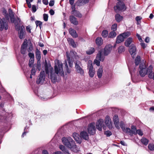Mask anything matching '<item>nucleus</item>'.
<instances>
[{
    "mask_svg": "<svg viewBox=\"0 0 154 154\" xmlns=\"http://www.w3.org/2000/svg\"><path fill=\"white\" fill-rule=\"evenodd\" d=\"M52 69H50L49 73L48 70L47 68H45L46 73L50 75V78L52 82L55 83L57 81V78L59 75L63 76L64 72L63 68V64L61 61L57 60L55 61L54 72Z\"/></svg>",
    "mask_w": 154,
    "mask_h": 154,
    "instance_id": "obj_1",
    "label": "nucleus"
},
{
    "mask_svg": "<svg viewBox=\"0 0 154 154\" xmlns=\"http://www.w3.org/2000/svg\"><path fill=\"white\" fill-rule=\"evenodd\" d=\"M63 143L65 146L70 148L72 151L76 152L78 149L75 144V142L71 137H63L62 139Z\"/></svg>",
    "mask_w": 154,
    "mask_h": 154,
    "instance_id": "obj_2",
    "label": "nucleus"
},
{
    "mask_svg": "<svg viewBox=\"0 0 154 154\" xmlns=\"http://www.w3.org/2000/svg\"><path fill=\"white\" fill-rule=\"evenodd\" d=\"M139 69L140 75L141 76L144 77L147 74H149V73H150L152 70V65H150L148 68H147L145 63H143L140 64Z\"/></svg>",
    "mask_w": 154,
    "mask_h": 154,
    "instance_id": "obj_3",
    "label": "nucleus"
},
{
    "mask_svg": "<svg viewBox=\"0 0 154 154\" xmlns=\"http://www.w3.org/2000/svg\"><path fill=\"white\" fill-rule=\"evenodd\" d=\"M103 51L102 50L99 51L97 54L96 59L94 61V63L96 64L97 66L100 65V61L104 60L105 57L102 54Z\"/></svg>",
    "mask_w": 154,
    "mask_h": 154,
    "instance_id": "obj_4",
    "label": "nucleus"
},
{
    "mask_svg": "<svg viewBox=\"0 0 154 154\" xmlns=\"http://www.w3.org/2000/svg\"><path fill=\"white\" fill-rule=\"evenodd\" d=\"M130 35L131 33L129 32H125L119 35L116 38V43L119 44L123 42L124 39L129 36Z\"/></svg>",
    "mask_w": 154,
    "mask_h": 154,
    "instance_id": "obj_5",
    "label": "nucleus"
},
{
    "mask_svg": "<svg viewBox=\"0 0 154 154\" xmlns=\"http://www.w3.org/2000/svg\"><path fill=\"white\" fill-rule=\"evenodd\" d=\"M114 8L116 12H118L119 11H124L126 9L124 3L122 2H118L117 3L116 6H114Z\"/></svg>",
    "mask_w": 154,
    "mask_h": 154,
    "instance_id": "obj_6",
    "label": "nucleus"
},
{
    "mask_svg": "<svg viewBox=\"0 0 154 154\" xmlns=\"http://www.w3.org/2000/svg\"><path fill=\"white\" fill-rule=\"evenodd\" d=\"M75 52L73 51H70V53L69 54L68 52H66V55L67 57V60L68 61L69 66L70 67H72L73 65V61L72 58L73 57L75 56Z\"/></svg>",
    "mask_w": 154,
    "mask_h": 154,
    "instance_id": "obj_7",
    "label": "nucleus"
},
{
    "mask_svg": "<svg viewBox=\"0 0 154 154\" xmlns=\"http://www.w3.org/2000/svg\"><path fill=\"white\" fill-rule=\"evenodd\" d=\"M87 67L88 69L89 70V75L92 78L94 75L95 71L93 69V66L91 61L89 60L88 61Z\"/></svg>",
    "mask_w": 154,
    "mask_h": 154,
    "instance_id": "obj_8",
    "label": "nucleus"
},
{
    "mask_svg": "<svg viewBox=\"0 0 154 154\" xmlns=\"http://www.w3.org/2000/svg\"><path fill=\"white\" fill-rule=\"evenodd\" d=\"M96 128L100 131L102 130V128L104 130L106 129V127L104 125V122L103 119H99L96 123Z\"/></svg>",
    "mask_w": 154,
    "mask_h": 154,
    "instance_id": "obj_9",
    "label": "nucleus"
},
{
    "mask_svg": "<svg viewBox=\"0 0 154 154\" xmlns=\"http://www.w3.org/2000/svg\"><path fill=\"white\" fill-rule=\"evenodd\" d=\"M8 26L7 21L5 18L0 19V29L2 30L4 29L7 30Z\"/></svg>",
    "mask_w": 154,
    "mask_h": 154,
    "instance_id": "obj_10",
    "label": "nucleus"
},
{
    "mask_svg": "<svg viewBox=\"0 0 154 154\" xmlns=\"http://www.w3.org/2000/svg\"><path fill=\"white\" fill-rule=\"evenodd\" d=\"M82 63L80 61H77L75 63V68L76 71L80 74L82 75L84 74V71L82 68L80 67Z\"/></svg>",
    "mask_w": 154,
    "mask_h": 154,
    "instance_id": "obj_11",
    "label": "nucleus"
},
{
    "mask_svg": "<svg viewBox=\"0 0 154 154\" xmlns=\"http://www.w3.org/2000/svg\"><path fill=\"white\" fill-rule=\"evenodd\" d=\"M88 133L91 135H93L95 133V128L94 124L91 123L88 125Z\"/></svg>",
    "mask_w": 154,
    "mask_h": 154,
    "instance_id": "obj_12",
    "label": "nucleus"
},
{
    "mask_svg": "<svg viewBox=\"0 0 154 154\" xmlns=\"http://www.w3.org/2000/svg\"><path fill=\"white\" fill-rule=\"evenodd\" d=\"M129 51L133 58H134L136 54V46L134 44H132L130 47Z\"/></svg>",
    "mask_w": 154,
    "mask_h": 154,
    "instance_id": "obj_13",
    "label": "nucleus"
},
{
    "mask_svg": "<svg viewBox=\"0 0 154 154\" xmlns=\"http://www.w3.org/2000/svg\"><path fill=\"white\" fill-rule=\"evenodd\" d=\"M45 80V76L44 72H41L39 78L37 80V83L38 84H42L44 82Z\"/></svg>",
    "mask_w": 154,
    "mask_h": 154,
    "instance_id": "obj_14",
    "label": "nucleus"
},
{
    "mask_svg": "<svg viewBox=\"0 0 154 154\" xmlns=\"http://www.w3.org/2000/svg\"><path fill=\"white\" fill-rule=\"evenodd\" d=\"M112 50V46L110 45H106L103 50V54L104 56H107L111 52Z\"/></svg>",
    "mask_w": 154,
    "mask_h": 154,
    "instance_id": "obj_15",
    "label": "nucleus"
},
{
    "mask_svg": "<svg viewBox=\"0 0 154 154\" xmlns=\"http://www.w3.org/2000/svg\"><path fill=\"white\" fill-rule=\"evenodd\" d=\"M105 123L106 125L110 129L112 128L111 120L110 117L108 116H106L105 119Z\"/></svg>",
    "mask_w": 154,
    "mask_h": 154,
    "instance_id": "obj_16",
    "label": "nucleus"
},
{
    "mask_svg": "<svg viewBox=\"0 0 154 154\" xmlns=\"http://www.w3.org/2000/svg\"><path fill=\"white\" fill-rule=\"evenodd\" d=\"M113 120L115 127L117 129H119L120 127L119 126V119L118 116L117 115H115L113 117Z\"/></svg>",
    "mask_w": 154,
    "mask_h": 154,
    "instance_id": "obj_17",
    "label": "nucleus"
},
{
    "mask_svg": "<svg viewBox=\"0 0 154 154\" xmlns=\"http://www.w3.org/2000/svg\"><path fill=\"white\" fill-rule=\"evenodd\" d=\"M73 137L75 141L79 143H81V138L79 134L78 133H75L73 134Z\"/></svg>",
    "mask_w": 154,
    "mask_h": 154,
    "instance_id": "obj_18",
    "label": "nucleus"
},
{
    "mask_svg": "<svg viewBox=\"0 0 154 154\" xmlns=\"http://www.w3.org/2000/svg\"><path fill=\"white\" fill-rule=\"evenodd\" d=\"M24 32V27L22 26L21 27V30L19 32V37L20 39H22L23 38Z\"/></svg>",
    "mask_w": 154,
    "mask_h": 154,
    "instance_id": "obj_19",
    "label": "nucleus"
},
{
    "mask_svg": "<svg viewBox=\"0 0 154 154\" xmlns=\"http://www.w3.org/2000/svg\"><path fill=\"white\" fill-rule=\"evenodd\" d=\"M80 134L81 138H82L86 140H87L88 139V135L86 132L85 131H82L80 133Z\"/></svg>",
    "mask_w": 154,
    "mask_h": 154,
    "instance_id": "obj_20",
    "label": "nucleus"
},
{
    "mask_svg": "<svg viewBox=\"0 0 154 154\" xmlns=\"http://www.w3.org/2000/svg\"><path fill=\"white\" fill-rule=\"evenodd\" d=\"M72 10V11L71 12V14L74 15V16L78 17H82V14L79 11H75V9Z\"/></svg>",
    "mask_w": 154,
    "mask_h": 154,
    "instance_id": "obj_21",
    "label": "nucleus"
},
{
    "mask_svg": "<svg viewBox=\"0 0 154 154\" xmlns=\"http://www.w3.org/2000/svg\"><path fill=\"white\" fill-rule=\"evenodd\" d=\"M69 31L70 35L73 37L76 38L78 37V35L75 30L72 28H70L69 29Z\"/></svg>",
    "mask_w": 154,
    "mask_h": 154,
    "instance_id": "obj_22",
    "label": "nucleus"
},
{
    "mask_svg": "<svg viewBox=\"0 0 154 154\" xmlns=\"http://www.w3.org/2000/svg\"><path fill=\"white\" fill-rule=\"evenodd\" d=\"M69 19L70 21L72 23L75 25H77L78 24V22L76 20V18L73 16H70Z\"/></svg>",
    "mask_w": 154,
    "mask_h": 154,
    "instance_id": "obj_23",
    "label": "nucleus"
},
{
    "mask_svg": "<svg viewBox=\"0 0 154 154\" xmlns=\"http://www.w3.org/2000/svg\"><path fill=\"white\" fill-rule=\"evenodd\" d=\"M35 57L38 60V63H39L41 57L40 52L38 49H37L36 50Z\"/></svg>",
    "mask_w": 154,
    "mask_h": 154,
    "instance_id": "obj_24",
    "label": "nucleus"
},
{
    "mask_svg": "<svg viewBox=\"0 0 154 154\" xmlns=\"http://www.w3.org/2000/svg\"><path fill=\"white\" fill-rule=\"evenodd\" d=\"M103 73V68L102 67L100 66L97 71V75L98 78H101Z\"/></svg>",
    "mask_w": 154,
    "mask_h": 154,
    "instance_id": "obj_25",
    "label": "nucleus"
},
{
    "mask_svg": "<svg viewBox=\"0 0 154 154\" xmlns=\"http://www.w3.org/2000/svg\"><path fill=\"white\" fill-rule=\"evenodd\" d=\"M133 42V38H132L129 37L127 39L125 42V45L128 47Z\"/></svg>",
    "mask_w": 154,
    "mask_h": 154,
    "instance_id": "obj_26",
    "label": "nucleus"
},
{
    "mask_svg": "<svg viewBox=\"0 0 154 154\" xmlns=\"http://www.w3.org/2000/svg\"><path fill=\"white\" fill-rule=\"evenodd\" d=\"M115 19L117 22H120L123 20V17L119 14H117L115 15Z\"/></svg>",
    "mask_w": 154,
    "mask_h": 154,
    "instance_id": "obj_27",
    "label": "nucleus"
},
{
    "mask_svg": "<svg viewBox=\"0 0 154 154\" xmlns=\"http://www.w3.org/2000/svg\"><path fill=\"white\" fill-rule=\"evenodd\" d=\"M96 43L97 45H101L103 43L102 39L100 37L97 38L96 40Z\"/></svg>",
    "mask_w": 154,
    "mask_h": 154,
    "instance_id": "obj_28",
    "label": "nucleus"
},
{
    "mask_svg": "<svg viewBox=\"0 0 154 154\" xmlns=\"http://www.w3.org/2000/svg\"><path fill=\"white\" fill-rule=\"evenodd\" d=\"M67 40L69 44L72 47L74 48L76 47V44L73 39L71 38H68Z\"/></svg>",
    "mask_w": 154,
    "mask_h": 154,
    "instance_id": "obj_29",
    "label": "nucleus"
},
{
    "mask_svg": "<svg viewBox=\"0 0 154 154\" xmlns=\"http://www.w3.org/2000/svg\"><path fill=\"white\" fill-rule=\"evenodd\" d=\"M95 50L94 48L92 47L90 48L86 51V53L88 54L91 55L95 52Z\"/></svg>",
    "mask_w": 154,
    "mask_h": 154,
    "instance_id": "obj_30",
    "label": "nucleus"
},
{
    "mask_svg": "<svg viewBox=\"0 0 154 154\" xmlns=\"http://www.w3.org/2000/svg\"><path fill=\"white\" fill-rule=\"evenodd\" d=\"M123 131L124 132L126 133H128L129 135H131V129L128 128H122Z\"/></svg>",
    "mask_w": 154,
    "mask_h": 154,
    "instance_id": "obj_31",
    "label": "nucleus"
},
{
    "mask_svg": "<svg viewBox=\"0 0 154 154\" xmlns=\"http://www.w3.org/2000/svg\"><path fill=\"white\" fill-rule=\"evenodd\" d=\"M137 130L136 127L134 126H132L131 127V135L133 134H136Z\"/></svg>",
    "mask_w": 154,
    "mask_h": 154,
    "instance_id": "obj_32",
    "label": "nucleus"
},
{
    "mask_svg": "<svg viewBox=\"0 0 154 154\" xmlns=\"http://www.w3.org/2000/svg\"><path fill=\"white\" fill-rule=\"evenodd\" d=\"M141 142L144 145H147L149 142V140L145 138H143L141 139Z\"/></svg>",
    "mask_w": 154,
    "mask_h": 154,
    "instance_id": "obj_33",
    "label": "nucleus"
},
{
    "mask_svg": "<svg viewBox=\"0 0 154 154\" xmlns=\"http://www.w3.org/2000/svg\"><path fill=\"white\" fill-rule=\"evenodd\" d=\"M116 35V33L114 31H112L110 32L109 35V37L110 38H114Z\"/></svg>",
    "mask_w": 154,
    "mask_h": 154,
    "instance_id": "obj_34",
    "label": "nucleus"
},
{
    "mask_svg": "<svg viewBox=\"0 0 154 154\" xmlns=\"http://www.w3.org/2000/svg\"><path fill=\"white\" fill-rule=\"evenodd\" d=\"M75 0H69V4L71 6V8L72 10L75 9V5L74 4V2Z\"/></svg>",
    "mask_w": 154,
    "mask_h": 154,
    "instance_id": "obj_35",
    "label": "nucleus"
},
{
    "mask_svg": "<svg viewBox=\"0 0 154 154\" xmlns=\"http://www.w3.org/2000/svg\"><path fill=\"white\" fill-rule=\"evenodd\" d=\"M140 61V57L139 56L136 57L135 61V64L136 66L138 65Z\"/></svg>",
    "mask_w": 154,
    "mask_h": 154,
    "instance_id": "obj_36",
    "label": "nucleus"
},
{
    "mask_svg": "<svg viewBox=\"0 0 154 154\" xmlns=\"http://www.w3.org/2000/svg\"><path fill=\"white\" fill-rule=\"evenodd\" d=\"M118 50L119 53H121L125 51V48L123 46H121L119 48Z\"/></svg>",
    "mask_w": 154,
    "mask_h": 154,
    "instance_id": "obj_37",
    "label": "nucleus"
},
{
    "mask_svg": "<svg viewBox=\"0 0 154 154\" xmlns=\"http://www.w3.org/2000/svg\"><path fill=\"white\" fill-rule=\"evenodd\" d=\"M108 35V33L107 31L104 30L102 31V35L103 37L105 38Z\"/></svg>",
    "mask_w": 154,
    "mask_h": 154,
    "instance_id": "obj_38",
    "label": "nucleus"
},
{
    "mask_svg": "<svg viewBox=\"0 0 154 154\" xmlns=\"http://www.w3.org/2000/svg\"><path fill=\"white\" fill-rule=\"evenodd\" d=\"M64 64H65V68L66 69V72H67V73H70L71 72V70L70 69H68V66H67V63L66 61V60L65 61Z\"/></svg>",
    "mask_w": 154,
    "mask_h": 154,
    "instance_id": "obj_39",
    "label": "nucleus"
},
{
    "mask_svg": "<svg viewBox=\"0 0 154 154\" xmlns=\"http://www.w3.org/2000/svg\"><path fill=\"white\" fill-rule=\"evenodd\" d=\"M148 148L151 151L154 150V144L153 143H149L148 145Z\"/></svg>",
    "mask_w": 154,
    "mask_h": 154,
    "instance_id": "obj_40",
    "label": "nucleus"
},
{
    "mask_svg": "<svg viewBox=\"0 0 154 154\" xmlns=\"http://www.w3.org/2000/svg\"><path fill=\"white\" fill-rule=\"evenodd\" d=\"M34 59L33 58H30L29 63V65L30 67H31L33 65L34 63Z\"/></svg>",
    "mask_w": 154,
    "mask_h": 154,
    "instance_id": "obj_41",
    "label": "nucleus"
},
{
    "mask_svg": "<svg viewBox=\"0 0 154 154\" xmlns=\"http://www.w3.org/2000/svg\"><path fill=\"white\" fill-rule=\"evenodd\" d=\"M148 77L150 79H153L154 80V72L152 71L149 73Z\"/></svg>",
    "mask_w": 154,
    "mask_h": 154,
    "instance_id": "obj_42",
    "label": "nucleus"
},
{
    "mask_svg": "<svg viewBox=\"0 0 154 154\" xmlns=\"http://www.w3.org/2000/svg\"><path fill=\"white\" fill-rule=\"evenodd\" d=\"M117 25L116 23H114L113 24L111 27V29L114 31L116 30L117 29Z\"/></svg>",
    "mask_w": 154,
    "mask_h": 154,
    "instance_id": "obj_43",
    "label": "nucleus"
},
{
    "mask_svg": "<svg viewBox=\"0 0 154 154\" xmlns=\"http://www.w3.org/2000/svg\"><path fill=\"white\" fill-rule=\"evenodd\" d=\"M33 50V47L31 44H29V45L28 51L29 52Z\"/></svg>",
    "mask_w": 154,
    "mask_h": 154,
    "instance_id": "obj_44",
    "label": "nucleus"
},
{
    "mask_svg": "<svg viewBox=\"0 0 154 154\" xmlns=\"http://www.w3.org/2000/svg\"><path fill=\"white\" fill-rule=\"evenodd\" d=\"M8 13L10 17H14V15L11 9H9L8 10Z\"/></svg>",
    "mask_w": 154,
    "mask_h": 154,
    "instance_id": "obj_45",
    "label": "nucleus"
},
{
    "mask_svg": "<svg viewBox=\"0 0 154 154\" xmlns=\"http://www.w3.org/2000/svg\"><path fill=\"white\" fill-rule=\"evenodd\" d=\"M36 69L33 67L31 70V75H35L36 72Z\"/></svg>",
    "mask_w": 154,
    "mask_h": 154,
    "instance_id": "obj_46",
    "label": "nucleus"
},
{
    "mask_svg": "<svg viewBox=\"0 0 154 154\" xmlns=\"http://www.w3.org/2000/svg\"><path fill=\"white\" fill-rule=\"evenodd\" d=\"M138 134L140 136H142L143 135V133L142 131L140 130H137L136 132V134Z\"/></svg>",
    "mask_w": 154,
    "mask_h": 154,
    "instance_id": "obj_47",
    "label": "nucleus"
},
{
    "mask_svg": "<svg viewBox=\"0 0 154 154\" xmlns=\"http://www.w3.org/2000/svg\"><path fill=\"white\" fill-rule=\"evenodd\" d=\"M105 134L106 136L109 137L111 135L112 133L109 131H106L105 132Z\"/></svg>",
    "mask_w": 154,
    "mask_h": 154,
    "instance_id": "obj_48",
    "label": "nucleus"
},
{
    "mask_svg": "<svg viewBox=\"0 0 154 154\" xmlns=\"http://www.w3.org/2000/svg\"><path fill=\"white\" fill-rule=\"evenodd\" d=\"M44 20L45 21H47L48 20V15L46 14H43Z\"/></svg>",
    "mask_w": 154,
    "mask_h": 154,
    "instance_id": "obj_49",
    "label": "nucleus"
},
{
    "mask_svg": "<svg viewBox=\"0 0 154 154\" xmlns=\"http://www.w3.org/2000/svg\"><path fill=\"white\" fill-rule=\"evenodd\" d=\"M37 68L38 69L39 71H40L41 70V65L40 64V62L39 61V63H38V62H37V65L36 66Z\"/></svg>",
    "mask_w": 154,
    "mask_h": 154,
    "instance_id": "obj_50",
    "label": "nucleus"
},
{
    "mask_svg": "<svg viewBox=\"0 0 154 154\" xmlns=\"http://www.w3.org/2000/svg\"><path fill=\"white\" fill-rule=\"evenodd\" d=\"M136 35L137 37V38L138 39H139L140 42H141L143 41L142 39V38L140 36V35L138 34V33Z\"/></svg>",
    "mask_w": 154,
    "mask_h": 154,
    "instance_id": "obj_51",
    "label": "nucleus"
},
{
    "mask_svg": "<svg viewBox=\"0 0 154 154\" xmlns=\"http://www.w3.org/2000/svg\"><path fill=\"white\" fill-rule=\"evenodd\" d=\"M26 30L27 32L30 33L31 32L30 26H27L26 27Z\"/></svg>",
    "mask_w": 154,
    "mask_h": 154,
    "instance_id": "obj_52",
    "label": "nucleus"
},
{
    "mask_svg": "<svg viewBox=\"0 0 154 154\" xmlns=\"http://www.w3.org/2000/svg\"><path fill=\"white\" fill-rule=\"evenodd\" d=\"M54 0H51L49 3V5L50 6H52L54 4Z\"/></svg>",
    "mask_w": 154,
    "mask_h": 154,
    "instance_id": "obj_53",
    "label": "nucleus"
},
{
    "mask_svg": "<svg viewBox=\"0 0 154 154\" xmlns=\"http://www.w3.org/2000/svg\"><path fill=\"white\" fill-rule=\"evenodd\" d=\"M30 58H33L34 59V54L33 53H29L28 54Z\"/></svg>",
    "mask_w": 154,
    "mask_h": 154,
    "instance_id": "obj_54",
    "label": "nucleus"
},
{
    "mask_svg": "<svg viewBox=\"0 0 154 154\" xmlns=\"http://www.w3.org/2000/svg\"><path fill=\"white\" fill-rule=\"evenodd\" d=\"M32 11L33 12H35L36 11V8L35 6L34 5H33L32 7Z\"/></svg>",
    "mask_w": 154,
    "mask_h": 154,
    "instance_id": "obj_55",
    "label": "nucleus"
},
{
    "mask_svg": "<svg viewBox=\"0 0 154 154\" xmlns=\"http://www.w3.org/2000/svg\"><path fill=\"white\" fill-rule=\"evenodd\" d=\"M35 23L37 26H41L42 24V22L39 21H36Z\"/></svg>",
    "mask_w": 154,
    "mask_h": 154,
    "instance_id": "obj_56",
    "label": "nucleus"
},
{
    "mask_svg": "<svg viewBox=\"0 0 154 154\" xmlns=\"http://www.w3.org/2000/svg\"><path fill=\"white\" fill-rule=\"evenodd\" d=\"M60 149L62 151H64L65 150V148L64 146L61 145L59 146Z\"/></svg>",
    "mask_w": 154,
    "mask_h": 154,
    "instance_id": "obj_57",
    "label": "nucleus"
},
{
    "mask_svg": "<svg viewBox=\"0 0 154 154\" xmlns=\"http://www.w3.org/2000/svg\"><path fill=\"white\" fill-rule=\"evenodd\" d=\"M26 2L28 7L29 8H31V5L30 2L28 0H26Z\"/></svg>",
    "mask_w": 154,
    "mask_h": 154,
    "instance_id": "obj_58",
    "label": "nucleus"
},
{
    "mask_svg": "<svg viewBox=\"0 0 154 154\" xmlns=\"http://www.w3.org/2000/svg\"><path fill=\"white\" fill-rule=\"evenodd\" d=\"M26 46L27 45L26 43L25 42H24L23 45L22 46L21 48H23V49H26Z\"/></svg>",
    "mask_w": 154,
    "mask_h": 154,
    "instance_id": "obj_59",
    "label": "nucleus"
},
{
    "mask_svg": "<svg viewBox=\"0 0 154 154\" xmlns=\"http://www.w3.org/2000/svg\"><path fill=\"white\" fill-rule=\"evenodd\" d=\"M142 19V18L140 16H137L135 18L136 20L137 21H140Z\"/></svg>",
    "mask_w": 154,
    "mask_h": 154,
    "instance_id": "obj_60",
    "label": "nucleus"
},
{
    "mask_svg": "<svg viewBox=\"0 0 154 154\" xmlns=\"http://www.w3.org/2000/svg\"><path fill=\"white\" fill-rule=\"evenodd\" d=\"M26 49H23V48H21V53L23 54H25L26 51Z\"/></svg>",
    "mask_w": 154,
    "mask_h": 154,
    "instance_id": "obj_61",
    "label": "nucleus"
},
{
    "mask_svg": "<svg viewBox=\"0 0 154 154\" xmlns=\"http://www.w3.org/2000/svg\"><path fill=\"white\" fill-rule=\"evenodd\" d=\"M42 2L43 4L46 5L48 4V0H43Z\"/></svg>",
    "mask_w": 154,
    "mask_h": 154,
    "instance_id": "obj_62",
    "label": "nucleus"
},
{
    "mask_svg": "<svg viewBox=\"0 0 154 154\" xmlns=\"http://www.w3.org/2000/svg\"><path fill=\"white\" fill-rule=\"evenodd\" d=\"M49 13L51 15H53L54 14V12L52 9H51L49 11Z\"/></svg>",
    "mask_w": 154,
    "mask_h": 154,
    "instance_id": "obj_63",
    "label": "nucleus"
},
{
    "mask_svg": "<svg viewBox=\"0 0 154 154\" xmlns=\"http://www.w3.org/2000/svg\"><path fill=\"white\" fill-rule=\"evenodd\" d=\"M42 154H48V153L47 150H44L42 151Z\"/></svg>",
    "mask_w": 154,
    "mask_h": 154,
    "instance_id": "obj_64",
    "label": "nucleus"
}]
</instances>
